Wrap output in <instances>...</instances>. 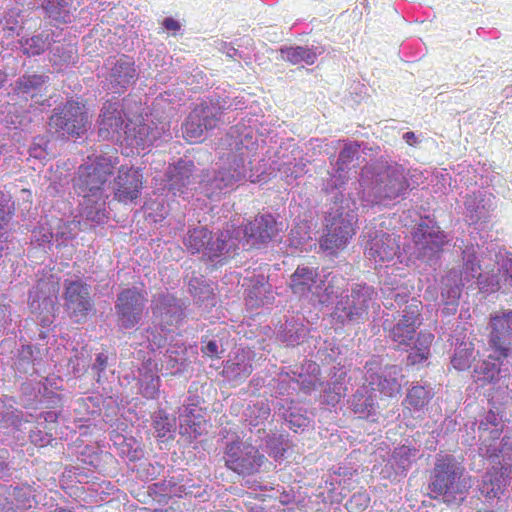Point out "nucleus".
<instances>
[{"mask_svg": "<svg viewBox=\"0 0 512 512\" xmlns=\"http://www.w3.org/2000/svg\"><path fill=\"white\" fill-rule=\"evenodd\" d=\"M370 502V498L366 493H356L354 494L346 506L350 512H362L364 511Z\"/></svg>", "mask_w": 512, "mask_h": 512, "instance_id": "36", "label": "nucleus"}, {"mask_svg": "<svg viewBox=\"0 0 512 512\" xmlns=\"http://www.w3.org/2000/svg\"><path fill=\"white\" fill-rule=\"evenodd\" d=\"M357 214L354 210L337 212L329 215L326 224L327 233L322 243L323 257L335 256L338 251L343 250L349 239L355 234Z\"/></svg>", "mask_w": 512, "mask_h": 512, "instance_id": "4", "label": "nucleus"}, {"mask_svg": "<svg viewBox=\"0 0 512 512\" xmlns=\"http://www.w3.org/2000/svg\"><path fill=\"white\" fill-rule=\"evenodd\" d=\"M508 438L504 437L501 441V448L499 449V454H492L490 457H502L504 461L512 460V444L508 442Z\"/></svg>", "mask_w": 512, "mask_h": 512, "instance_id": "40", "label": "nucleus"}, {"mask_svg": "<svg viewBox=\"0 0 512 512\" xmlns=\"http://www.w3.org/2000/svg\"><path fill=\"white\" fill-rule=\"evenodd\" d=\"M220 107L200 103L190 113L183 126V133L190 142L198 141L205 131L216 128L221 120Z\"/></svg>", "mask_w": 512, "mask_h": 512, "instance_id": "9", "label": "nucleus"}, {"mask_svg": "<svg viewBox=\"0 0 512 512\" xmlns=\"http://www.w3.org/2000/svg\"><path fill=\"white\" fill-rule=\"evenodd\" d=\"M9 202L6 195L0 192V232L8 227L14 215V209Z\"/></svg>", "mask_w": 512, "mask_h": 512, "instance_id": "35", "label": "nucleus"}, {"mask_svg": "<svg viewBox=\"0 0 512 512\" xmlns=\"http://www.w3.org/2000/svg\"><path fill=\"white\" fill-rule=\"evenodd\" d=\"M292 56L299 57V58L305 60L307 63H313L314 59L316 58L315 54H311L308 49H305L303 47L295 48L292 53Z\"/></svg>", "mask_w": 512, "mask_h": 512, "instance_id": "41", "label": "nucleus"}, {"mask_svg": "<svg viewBox=\"0 0 512 512\" xmlns=\"http://www.w3.org/2000/svg\"><path fill=\"white\" fill-rule=\"evenodd\" d=\"M475 200H476L475 195L467 196L466 201H465V206L469 209L471 207V202H474Z\"/></svg>", "mask_w": 512, "mask_h": 512, "instance_id": "49", "label": "nucleus"}, {"mask_svg": "<svg viewBox=\"0 0 512 512\" xmlns=\"http://www.w3.org/2000/svg\"><path fill=\"white\" fill-rule=\"evenodd\" d=\"M316 278V270L308 267H298L291 276L290 288L295 294L305 295L311 291L316 283Z\"/></svg>", "mask_w": 512, "mask_h": 512, "instance_id": "26", "label": "nucleus"}, {"mask_svg": "<svg viewBox=\"0 0 512 512\" xmlns=\"http://www.w3.org/2000/svg\"><path fill=\"white\" fill-rule=\"evenodd\" d=\"M464 263L460 271L450 270L446 274V280L460 281L462 285L473 283L481 276V265L475 254L464 252Z\"/></svg>", "mask_w": 512, "mask_h": 512, "instance_id": "24", "label": "nucleus"}, {"mask_svg": "<svg viewBox=\"0 0 512 512\" xmlns=\"http://www.w3.org/2000/svg\"><path fill=\"white\" fill-rule=\"evenodd\" d=\"M491 358L483 360L474 369V377L476 382H480L482 386L494 383L498 380L500 374V364L490 361Z\"/></svg>", "mask_w": 512, "mask_h": 512, "instance_id": "29", "label": "nucleus"}, {"mask_svg": "<svg viewBox=\"0 0 512 512\" xmlns=\"http://www.w3.org/2000/svg\"><path fill=\"white\" fill-rule=\"evenodd\" d=\"M375 291L366 284H357L351 294L342 297L336 304L335 315L342 324L362 322L367 314L369 303L372 301Z\"/></svg>", "mask_w": 512, "mask_h": 512, "instance_id": "7", "label": "nucleus"}, {"mask_svg": "<svg viewBox=\"0 0 512 512\" xmlns=\"http://www.w3.org/2000/svg\"><path fill=\"white\" fill-rule=\"evenodd\" d=\"M471 487V477L465 474V467L453 456L437 459L428 485L432 498L442 497L446 503L463 501Z\"/></svg>", "mask_w": 512, "mask_h": 512, "instance_id": "1", "label": "nucleus"}, {"mask_svg": "<svg viewBox=\"0 0 512 512\" xmlns=\"http://www.w3.org/2000/svg\"><path fill=\"white\" fill-rule=\"evenodd\" d=\"M421 302L405 307L400 319L389 330V338L397 347H408L415 338L416 330L421 325Z\"/></svg>", "mask_w": 512, "mask_h": 512, "instance_id": "14", "label": "nucleus"}, {"mask_svg": "<svg viewBox=\"0 0 512 512\" xmlns=\"http://www.w3.org/2000/svg\"><path fill=\"white\" fill-rule=\"evenodd\" d=\"M63 299L65 309L75 323L84 322L94 310L89 285L80 279L64 281Z\"/></svg>", "mask_w": 512, "mask_h": 512, "instance_id": "8", "label": "nucleus"}, {"mask_svg": "<svg viewBox=\"0 0 512 512\" xmlns=\"http://www.w3.org/2000/svg\"><path fill=\"white\" fill-rule=\"evenodd\" d=\"M253 353L249 349H239L234 356L226 361L223 375L234 384L244 382L253 371Z\"/></svg>", "mask_w": 512, "mask_h": 512, "instance_id": "19", "label": "nucleus"}, {"mask_svg": "<svg viewBox=\"0 0 512 512\" xmlns=\"http://www.w3.org/2000/svg\"><path fill=\"white\" fill-rule=\"evenodd\" d=\"M360 145L358 143H348L341 150L338 157V165L340 170H344L348 165L353 162V160L359 154Z\"/></svg>", "mask_w": 512, "mask_h": 512, "instance_id": "34", "label": "nucleus"}, {"mask_svg": "<svg viewBox=\"0 0 512 512\" xmlns=\"http://www.w3.org/2000/svg\"><path fill=\"white\" fill-rule=\"evenodd\" d=\"M48 124L56 133L75 138L84 135L91 127L86 105L76 100H68L62 107L55 108Z\"/></svg>", "mask_w": 512, "mask_h": 512, "instance_id": "3", "label": "nucleus"}, {"mask_svg": "<svg viewBox=\"0 0 512 512\" xmlns=\"http://www.w3.org/2000/svg\"><path fill=\"white\" fill-rule=\"evenodd\" d=\"M55 512H71V511L66 510V509H59V510H56Z\"/></svg>", "mask_w": 512, "mask_h": 512, "instance_id": "54", "label": "nucleus"}, {"mask_svg": "<svg viewBox=\"0 0 512 512\" xmlns=\"http://www.w3.org/2000/svg\"><path fill=\"white\" fill-rule=\"evenodd\" d=\"M166 178L169 190L183 193L184 188L193 183V164L181 161L170 166Z\"/></svg>", "mask_w": 512, "mask_h": 512, "instance_id": "22", "label": "nucleus"}, {"mask_svg": "<svg viewBox=\"0 0 512 512\" xmlns=\"http://www.w3.org/2000/svg\"><path fill=\"white\" fill-rule=\"evenodd\" d=\"M224 461L226 467L238 475L250 476L260 472L267 459L252 444L232 442L226 446Z\"/></svg>", "mask_w": 512, "mask_h": 512, "instance_id": "5", "label": "nucleus"}, {"mask_svg": "<svg viewBox=\"0 0 512 512\" xmlns=\"http://www.w3.org/2000/svg\"><path fill=\"white\" fill-rule=\"evenodd\" d=\"M16 1H17V3H19L21 5H28V6H30V5L33 4L34 0H16Z\"/></svg>", "mask_w": 512, "mask_h": 512, "instance_id": "50", "label": "nucleus"}, {"mask_svg": "<svg viewBox=\"0 0 512 512\" xmlns=\"http://www.w3.org/2000/svg\"><path fill=\"white\" fill-rule=\"evenodd\" d=\"M184 245L192 253L205 251L210 260L218 257L226 249V239L223 233L212 242V233L205 227H197L188 231Z\"/></svg>", "mask_w": 512, "mask_h": 512, "instance_id": "15", "label": "nucleus"}, {"mask_svg": "<svg viewBox=\"0 0 512 512\" xmlns=\"http://www.w3.org/2000/svg\"><path fill=\"white\" fill-rule=\"evenodd\" d=\"M98 125V134L102 139H110L119 134L124 125V115L120 104L105 102L99 114Z\"/></svg>", "mask_w": 512, "mask_h": 512, "instance_id": "18", "label": "nucleus"}, {"mask_svg": "<svg viewBox=\"0 0 512 512\" xmlns=\"http://www.w3.org/2000/svg\"><path fill=\"white\" fill-rule=\"evenodd\" d=\"M28 47L24 48V53L27 55H39L44 51V42L39 37H31L26 40Z\"/></svg>", "mask_w": 512, "mask_h": 512, "instance_id": "39", "label": "nucleus"}, {"mask_svg": "<svg viewBox=\"0 0 512 512\" xmlns=\"http://www.w3.org/2000/svg\"><path fill=\"white\" fill-rule=\"evenodd\" d=\"M325 294H326L327 298H330V296H331L332 294H334V291H332V290L330 291V290H329V287H326V288H325Z\"/></svg>", "mask_w": 512, "mask_h": 512, "instance_id": "53", "label": "nucleus"}, {"mask_svg": "<svg viewBox=\"0 0 512 512\" xmlns=\"http://www.w3.org/2000/svg\"><path fill=\"white\" fill-rule=\"evenodd\" d=\"M48 81L44 75H23L16 81V90L20 93L29 94L41 88Z\"/></svg>", "mask_w": 512, "mask_h": 512, "instance_id": "32", "label": "nucleus"}, {"mask_svg": "<svg viewBox=\"0 0 512 512\" xmlns=\"http://www.w3.org/2000/svg\"><path fill=\"white\" fill-rule=\"evenodd\" d=\"M433 396L434 393L427 386L414 385L407 391L403 400L404 409L410 412H421L428 406Z\"/></svg>", "mask_w": 512, "mask_h": 512, "instance_id": "25", "label": "nucleus"}, {"mask_svg": "<svg viewBox=\"0 0 512 512\" xmlns=\"http://www.w3.org/2000/svg\"><path fill=\"white\" fill-rule=\"evenodd\" d=\"M419 231L420 236L416 242L425 253L437 254L443 250V247L448 242L446 234L439 227H428L425 225L421 226Z\"/></svg>", "mask_w": 512, "mask_h": 512, "instance_id": "23", "label": "nucleus"}, {"mask_svg": "<svg viewBox=\"0 0 512 512\" xmlns=\"http://www.w3.org/2000/svg\"><path fill=\"white\" fill-rule=\"evenodd\" d=\"M444 287L442 288L441 296L445 305L456 306L461 296L462 285L460 281L446 280V276L443 279Z\"/></svg>", "mask_w": 512, "mask_h": 512, "instance_id": "33", "label": "nucleus"}, {"mask_svg": "<svg viewBox=\"0 0 512 512\" xmlns=\"http://www.w3.org/2000/svg\"><path fill=\"white\" fill-rule=\"evenodd\" d=\"M202 353L210 358L218 356V345L215 341H209L202 347Z\"/></svg>", "mask_w": 512, "mask_h": 512, "instance_id": "43", "label": "nucleus"}, {"mask_svg": "<svg viewBox=\"0 0 512 512\" xmlns=\"http://www.w3.org/2000/svg\"><path fill=\"white\" fill-rule=\"evenodd\" d=\"M374 173L371 190L380 200H394L409 188V181L400 165H380L374 168Z\"/></svg>", "mask_w": 512, "mask_h": 512, "instance_id": "6", "label": "nucleus"}, {"mask_svg": "<svg viewBox=\"0 0 512 512\" xmlns=\"http://www.w3.org/2000/svg\"><path fill=\"white\" fill-rule=\"evenodd\" d=\"M277 223L271 214H260L244 225V236L252 245L269 242L277 233Z\"/></svg>", "mask_w": 512, "mask_h": 512, "instance_id": "17", "label": "nucleus"}, {"mask_svg": "<svg viewBox=\"0 0 512 512\" xmlns=\"http://www.w3.org/2000/svg\"><path fill=\"white\" fill-rule=\"evenodd\" d=\"M119 163L117 156L93 155L78 167L73 179L76 192L83 198L101 196L108 179Z\"/></svg>", "mask_w": 512, "mask_h": 512, "instance_id": "2", "label": "nucleus"}, {"mask_svg": "<svg viewBox=\"0 0 512 512\" xmlns=\"http://www.w3.org/2000/svg\"><path fill=\"white\" fill-rule=\"evenodd\" d=\"M145 303V296L136 288H127L121 291L115 304L120 325L126 329L137 325L142 318Z\"/></svg>", "mask_w": 512, "mask_h": 512, "instance_id": "11", "label": "nucleus"}, {"mask_svg": "<svg viewBox=\"0 0 512 512\" xmlns=\"http://www.w3.org/2000/svg\"><path fill=\"white\" fill-rule=\"evenodd\" d=\"M244 178V166L240 162H234L233 166L228 169H222L218 172L216 181L221 182L218 184L219 188L233 186L236 182Z\"/></svg>", "mask_w": 512, "mask_h": 512, "instance_id": "31", "label": "nucleus"}, {"mask_svg": "<svg viewBox=\"0 0 512 512\" xmlns=\"http://www.w3.org/2000/svg\"><path fill=\"white\" fill-rule=\"evenodd\" d=\"M510 473L511 465L508 463L505 465L499 464V466H493L483 477L482 484L480 486L481 494L488 500L500 498L509 484Z\"/></svg>", "mask_w": 512, "mask_h": 512, "instance_id": "16", "label": "nucleus"}, {"mask_svg": "<svg viewBox=\"0 0 512 512\" xmlns=\"http://www.w3.org/2000/svg\"><path fill=\"white\" fill-rule=\"evenodd\" d=\"M403 139L406 141L407 144H409L411 146L417 142V138H416L415 134L411 131L406 132L403 135Z\"/></svg>", "mask_w": 512, "mask_h": 512, "instance_id": "46", "label": "nucleus"}, {"mask_svg": "<svg viewBox=\"0 0 512 512\" xmlns=\"http://www.w3.org/2000/svg\"><path fill=\"white\" fill-rule=\"evenodd\" d=\"M340 400V395L339 394H334L332 395L331 397V403H334V402H338ZM328 403H330V401H328Z\"/></svg>", "mask_w": 512, "mask_h": 512, "instance_id": "52", "label": "nucleus"}, {"mask_svg": "<svg viewBox=\"0 0 512 512\" xmlns=\"http://www.w3.org/2000/svg\"><path fill=\"white\" fill-rule=\"evenodd\" d=\"M163 26L167 29V30H171V31H178L180 30V24L178 21H176L175 19L173 18H165L164 21H163Z\"/></svg>", "mask_w": 512, "mask_h": 512, "instance_id": "45", "label": "nucleus"}, {"mask_svg": "<svg viewBox=\"0 0 512 512\" xmlns=\"http://www.w3.org/2000/svg\"><path fill=\"white\" fill-rule=\"evenodd\" d=\"M376 396L357 392L353 395L352 410L359 417L369 418L376 414Z\"/></svg>", "mask_w": 512, "mask_h": 512, "instance_id": "30", "label": "nucleus"}, {"mask_svg": "<svg viewBox=\"0 0 512 512\" xmlns=\"http://www.w3.org/2000/svg\"><path fill=\"white\" fill-rule=\"evenodd\" d=\"M107 367V356L103 353H99L96 356L94 368L99 372H103Z\"/></svg>", "mask_w": 512, "mask_h": 512, "instance_id": "44", "label": "nucleus"}, {"mask_svg": "<svg viewBox=\"0 0 512 512\" xmlns=\"http://www.w3.org/2000/svg\"><path fill=\"white\" fill-rule=\"evenodd\" d=\"M125 141L128 145L135 147L137 150H144L147 146H149L150 138H149V127L144 124H132L127 123L125 125Z\"/></svg>", "mask_w": 512, "mask_h": 512, "instance_id": "28", "label": "nucleus"}, {"mask_svg": "<svg viewBox=\"0 0 512 512\" xmlns=\"http://www.w3.org/2000/svg\"><path fill=\"white\" fill-rule=\"evenodd\" d=\"M37 148L36 147H31L30 148V155L34 156V157H40V153L37 152Z\"/></svg>", "mask_w": 512, "mask_h": 512, "instance_id": "51", "label": "nucleus"}, {"mask_svg": "<svg viewBox=\"0 0 512 512\" xmlns=\"http://www.w3.org/2000/svg\"><path fill=\"white\" fill-rule=\"evenodd\" d=\"M491 327L489 346L493 354L489 355V358L501 362L509 357L511 352L512 312L493 316Z\"/></svg>", "mask_w": 512, "mask_h": 512, "instance_id": "12", "label": "nucleus"}, {"mask_svg": "<svg viewBox=\"0 0 512 512\" xmlns=\"http://www.w3.org/2000/svg\"><path fill=\"white\" fill-rule=\"evenodd\" d=\"M399 246L390 234H376L366 246V254L375 262L391 261L397 254Z\"/></svg>", "mask_w": 512, "mask_h": 512, "instance_id": "20", "label": "nucleus"}, {"mask_svg": "<svg viewBox=\"0 0 512 512\" xmlns=\"http://www.w3.org/2000/svg\"><path fill=\"white\" fill-rule=\"evenodd\" d=\"M86 217H87L88 220L93 221V222H97V223L104 222L105 219L107 218L104 209H98L95 212L88 211L86 213Z\"/></svg>", "mask_w": 512, "mask_h": 512, "instance_id": "42", "label": "nucleus"}, {"mask_svg": "<svg viewBox=\"0 0 512 512\" xmlns=\"http://www.w3.org/2000/svg\"><path fill=\"white\" fill-rule=\"evenodd\" d=\"M434 341V335L430 332H420L413 350L407 356L408 365L423 363L430 356V347Z\"/></svg>", "mask_w": 512, "mask_h": 512, "instance_id": "27", "label": "nucleus"}, {"mask_svg": "<svg viewBox=\"0 0 512 512\" xmlns=\"http://www.w3.org/2000/svg\"><path fill=\"white\" fill-rule=\"evenodd\" d=\"M137 79V71L133 58L121 55L112 63L109 73V81L113 86L126 89Z\"/></svg>", "mask_w": 512, "mask_h": 512, "instance_id": "21", "label": "nucleus"}, {"mask_svg": "<svg viewBox=\"0 0 512 512\" xmlns=\"http://www.w3.org/2000/svg\"><path fill=\"white\" fill-rule=\"evenodd\" d=\"M366 380L372 387V390L379 391L384 397H393L401 390V384L398 376L401 374V368L397 365H391L381 370L377 361H369L365 365Z\"/></svg>", "mask_w": 512, "mask_h": 512, "instance_id": "10", "label": "nucleus"}, {"mask_svg": "<svg viewBox=\"0 0 512 512\" xmlns=\"http://www.w3.org/2000/svg\"><path fill=\"white\" fill-rule=\"evenodd\" d=\"M471 352L467 349L456 351L451 359L453 368L458 371H464L470 367Z\"/></svg>", "mask_w": 512, "mask_h": 512, "instance_id": "37", "label": "nucleus"}, {"mask_svg": "<svg viewBox=\"0 0 512 512\" xmlns=\"http://www.w3.org/2000/svg\"><path fill=\"white\" fill-rule=\"evenodd\" d=\"M143 395L147 398H154L155 397V394L157 393V390H156V387L155 386H152L151 388L150 387H146L144 390H143Z\"/></svg>", "mask_w": 512, "mask_h": 512, "instance_id": "47", "label": "nucleus"}, {"mask_svg": "<svg viewBox=\"0 0 512 512\" xmlns=\"http://www.w3.org/2000/svg\"><path fill=\"white\" fill-rule=\"evenodd\" d=\"M505 269L509 274V279H506V281L512 286V261H508L505 264Z\"/></svg>", "mask_w": 512, "mask_h": 512, "instance_id": "48", "label": "nucleus"}, {"mask_svg": "<svg viewBox=\"0 0 512 512\" xmlns=\"http://www.w3.org/2000/svg\"><path fill=\"white\" fill-rule=\"evenodd\" d=\"M143 184V175L138 169L121 166L113 181L114 198L120 203H133L140 197Z\"/></svg>", "mask_w": 512, "mask_h": 512, "instance_id": "13", "label": "nucleus"}, {"mask_svg": "<svg viewBox=\"0 0 512 512\" xmlns=\"http://www.w3.org/2000/svg\"><path fill=\"white\" fill-rule=\"evenodd\" d=\"M153 427L159 438L168 436L173 429V425L170 423L168 417L162 416L161 414L154 417Z\"/></svg>", "mask_w": 512, "mask_h": 512, "instance_id": "38", "label": "nucleus"}]
</instances>
